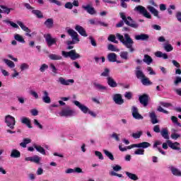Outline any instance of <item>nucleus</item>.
Masks as SVG:
<instances>
[{
    "label": "nucleus",
    "mask_w": 181,
    "mask_h": 181,
    "mask_svg": "<svg viewBox=\"0 0 181 181\" xmlns=\"http://www.w3.org/2000/svg\"><path fill=\"white\" fill-rule=\"evenodd\" d=\"M73 103L74 104V105L78 107V108H79V110H81V111L83 114H89V115H90L91 117H93V118H95V117H97V114L95 112H94L93 111H91L90 110V108H88L87 106L81 104L78 100H74Z\"/></svg>",
    "instance_id": "f03ea898"
},
{
    "label": "nucleus",
    "mask_w": 181,
    "mask_h": 181,
    "mask_svg": "<svg viewBox=\"0 0 181 181\" xmlns=\"http://www.w3.org/2000/svg\"><path fill=\"white\" fill-rule=\"evenodd\" d=\"M44 25L46 26V28H47L48 29H52V28H53V25H54V21H53V18H48L47 19Z\"/></svg>",
    "instance_id": "393cba45"
},
{
    "label": "nucleus",
    "mask_w": 181,
    "mask_h": 181,
    "mask_svg": "<svg viewBox=\"0 0 181 181\" xmlns=\"http://www.w3.org/2000/svg\"><path fill=\"white\" fill-rule=\"evenodd\" d=\"M59 115L60 117H74L76 115V110L71 109L69 106H66L59 112Z\"/></svg>",
    "instance_id": "20e7f679"
},
{
    "label": "nucleus",
    "mask_w": 181,
    "mask_h": 181,
    "mask_svg": "<svg viewBox=\"0 0 181 181\" xmlns=\"http://www.w3.org/2000/svg\"><path fill=\"white\" fill-rule=\"evenodd\" d=\"M21 121L22 124H25L28 128H32V126L30 125V119H29V118L23 117L21 118Z\"/></svg>",
    "instance_id": "cd10ccee"
},
{
    "label": "nucleus",
    "mask_w": 181,
    "mask_h": 181,
    "mask_svg": "<svg viewBox=\"0 0 181 181\" xmlns=\"http://www.w3.org/2000/svg\"><path fill=\"white\" fill-rule=\"evenodd\" d=\"M4 122L7 127L10 128V129H14L15 125L16 124V120L13 116H11V115H6Z\"/></svg>",
    "instance_id": "423d86ee"
},
{
    "label": "nucleus",
    "mask_w": 181,
    "mask_h": 181,
    "mask_svg": "<svg viewBox=\"0 0 181 181\" xmlns=\"http://www.w3.org/2000/svg\"><path fill=\"white\" fill-rule=\"evenodd\" d=\"M11 11H13V8H8L5 6H1L0 13H6L7 15H9Z\"/></svg>",
    "instance_id": "4be33fe9"
},
{
    "label": "nucleus",
    "mask_w": 181,
    "mask_h": 181,
    "mask_svg": "<svg viewBox=\"0 0 181 181\" xmlns=\"http://www.w3.org/2000/svg\"><path fill=\"white\" fill-rule=\"evenodd\" d=\"M107 40H109V42H112L113 43H118V41L115 40V35H109Z\"/></svg>",
    "instance_id": "bf43d9fd"
},
{
    "label": "nucleus",
    "mask_w": 181,
    "mask_h": 181,
    "mask_svg": "<svg viewBox=\"0 0 181 181\" xmlns=\"http://www.w3.org/2000/svg\"><path fill=\"white\" fill-rule=\"evenodd\" d=\"M93 87L98 91H106V90H107V87L106 86H104L102 84L98 83H93Z\"/></svg>",
    "instance_id": "412c9836"
},
{
    "label": "nucleus",
    "mask_w": 181,
    "mask_h": 181,
    "mask_svg": "<svg viewBox=\"0 0 181 181\" xmlns=\"http://www.w3.org/2000/svg\"><path fill=\"white\" fill-rule=\"evenodd\" d=\"M4 63L9 67V69H13L15 67V63L9 59H4Z\"/></svg>",
    "instance_id": "e433bc0d"
},
{
    "label": "nucleus",
    "mask_w": 181,
    "mask_h": 181,
    "mask_svg": "<svg viewBox=\"0 0 181 181\" xmlns=\"http://www.w3.org/2000/svg\"><path fill=\"white\" fill-rule=\"evenodd\" d=\"M48 57L50 59V60H62V59H63L61 55L56 54H50Z\"/></svg>",
    "instance_id": "72a5a7b5"
},
{
    "label": "nucleus",
    "mask_w": 181,
    "mask_h": 181,
    "mask_svg": "<svg viewBox=\"0 0 181 181\" xmlns=\"http://www.w3.org/2000/svg\"><path fill=\"white\" fill-rule=\"evenodd\" d=\"M163 48L167 52H172L173 50V46L169 43V41H166V42L163 44Z\"/></svg>",
    "instance_id": "5701e85b"
},
{
    "label": "nucleus",
    "mask_w": 181,
    "mask_h": 181,
    "mask_svg": "<svg viewBox=\"0 0 181 181\" xmlns=\"http://www.w3.org/2000/svg\"><path fill=\"white\" fill-rule=\"evenodd\" d=\"M139 100L141 104L144 105V107H146V105H148V95L144 94V95H140L139 98Z\"/></svg>",
    "instance_id": "f3484780"
},
{
    "label": "nucleus",
    "mask_w": 181,
    "mask_h": 181,
    "mask_svg": "<svg viewBox=\"0 0 181 181\" xmlns=\"http://www.w3.org/2000/svg\"><path fill=\"white\" fill-rule=\"evenodd\" d=\"M181 83V77L180 76H177L175 78V80L174 81V84L175 86H177V84Z\"/></svg>",
    "instance_id": "774afa93"
},
{
    "label": "nucleus",
    "mask_w": 181,
    "mask_h": 181,
    "mask_svg": "<svg viewBox=\"0 0 181 181\" xmlns=\"http://www.w3.org/2000/svg\"><path fill=\"white\" fill-rule=\"evenodd\" d=\"M75 30H76V32H78L79 35H81V36H83V37H87V33L86 32V29H84L83 26L76 25L75 26Z\"/></svg>",
    "instance_id": "4468645a"
},
{
    "label": "nucleus",
    "mask_w": 181,
    "mask_h": 181,
    "mask_svg": "<svg viewBox=\"0 0 181 181\" xmlns=\"http://www.w3.org/2000/svg\"><path fill=\"white\" fill-rule=\"evenodd\" d=\"M125 175L127 176V177H129V179H131V180L136 181L139 179L136 174H134L128 171H125Z\"/></svg>",
    "instance_id": "b1692460"
},
{
    "label": "nucleus",
    "mask_w": 181,
    "mask_h": 181,
    "mask_svg": "<svg viewBox=\"0 0 181 181\" xmlns=\"http://www.w3.org/2000/svg\"><path fill=\"white\" fill-rule=\"evenodd\" d=\"M17 24L20 26V28L23 30L24 32H27L28 33H30V29L29 28L26 27L22 21H17Z\"/></svg>",
    "instance_id": "bb28decb"
},
{
    "label": "nucleus",
    "mask_w": 181,
    "mask_h": 181,
    "mask_svg": "<svg viewBox=\"0 0 181 181\" xmlns=\"http://www.w3.org/2000/svg\"><path fill=\"white\" fill-rule=\"evenodd\" d=\"M132 116L135 119H144V117L139 114L138 107L133 106L132 109Z\"/></svg>",
    "instance_id": "ddd939ff"
},
{
    "label": "nucleus",
    "mask_w": 181,
    "mask_h": 181,
    "mask_svg": "<svg viewBox=\"0 0 181 181\" xmlns=\"http://www.w3.org/2000/svg\"><path fill=\"white\" fill-rule=\"evenodd\" d=\"M136 76L139 80H142L145 76V74H144V72L141 70H137L136 71Z\"/></svg>",
    "instance_id": "a18cd8bd"
},
{
    "label": "nucleus",
    "mask_w": 181,
    "mask_h": 181,
    "mask_svg": "<svg viewBox=\"0 0 181 181\" xmlns=\"http://www.w3.org/2000/svg\"><path fill=\"white\" fill-rule=\"evenodd\" d=\"M149 116L151 119L152 124H158V122H159L158 118L156 117V114H155V112H150Z\"/></svg>",
    "instance_id": "c85d7f7f"
},
{
    "label": "nucleus",
    "mask_w": 181,
    "mask_h": 181,
    "mask_svg": "<svg viewBox=\"0 0 181 181\" xmlns=\"http://www.w3.org/2000/svg\"><path fill=\"white\" fill-rule=\"evenodd\" d=\"M42 101L45 103V104H50L51 100L49 96V93L46 90L43 91Z\"/></svg>",
    "instance_id": "6ab92c4d"
},
{
    "label": "nucleus",
    "mask_w": 181,
    "mask_h": 181,
    "mask_svg": "<svg viewBox=\"0 0 181 181\" xmlns=\"http://www.w3.org/2000/svg\"><path fill=\"white\" fill-rule=\"evenodd\" d=\"M31 13L33 15H35L36 17L38 18L39 19H42V18H43V13H42V11L39 10H32Z\"/></svg>",
    "instance_id": "a19ab883"
},
{
    "label": "nucleus",
    "mask_w": 181,
    "mask_h": 181,
    "mask_svg": "<svg viewBox=\"0 0 181 181\" xmlns=\"http://www.w3.org/2000/svg\"><path fill=\"white\" fill-rule=\"evenodd\" d=\"M134 11H137V12H139L141 15H143L145 18H147L148 19H151V13L146 11V8L142 6H137L135 7Z\"/></svg>",
    "instance_id": "0eeeda50"
},
{
    "label": "nucleus",
    "mask_w": 181,
    "mask_h": 181,
    "mask_svg": "<svg viewBox=\"0 0 181 181\" xmlns=\"http://www.w3.org/2000/svg\"><path fill=\"white\" fill-rule=\"evenodd\" d=\"M147 9H148V11H150V12H151L154 16H158L159 12L154 7L148 6H147Z\"/></svg>",
    "instance_id": "79ce46f5"
},
{
    "label": "nucleus",
    "mask_w": 181,
    "mask_h": 181,
    "mask_svg": "<svg viewBox=\"0 0 181 181\" xmlns=\"http://www.w3.org/2000/svg\"><path fill=\"white\" fill-rule=\"evenodd\" d=\"M116 37L120 40L121 43L129 49V52L132 53L135 52V48H134V40L131 38L129 34H124V35H121L119 33L116 34Z\"/></svg>",
    "instance_id": "f257e3e1"
},
{
    "label": "nucleus",
    "mask_w": 181,
    "mask_h": 181,
    "mask_svg": "<svg viewBox=\"0 0 181 181\" xmlns=\"http://www.w3.org/2000/svg\"><path fill=\"white\" fill-rule=\"evenodd\" d=\"M167 144L171 149H173L174 151H181L180 144L177 141L173 143L172 141L168 140Z\"/></svg>",
    "instance_id": "9d476101"
},
{
    "label": "nucleus",
    "mask_w": 181,
    "mask_h": 181,
    "mask_svg": "<svg viewBox=\"0 0 181 181\" xmlns=\"http://www.w3.org/2000/svg\"><path fill=\"white\" fill-rule=\"evenodd\" d=\"M134 155H145V150L139 148L134 151Z\"/></svg>",
    "instance_id": "603ef678"
},
{
    "label": "nucleus",
    "mask_w": 181,
    "mask_h": 181,
    "mask_svg": "<svg viewBox=\"0 0 181 181\" xmlns=\"http://www.w3.org/2000/svg\"><path fill=\"white\" fill-rule=\"evenodd\" d=\"M108 50H110V52H119V49L117 48V47L114 46L113 45L110 44L107 46Z\"/></svg>",
    "instance_id": "3c124183"
},
{
    "label": "nucleus",
    "mask_w": 181,
    "mask_h": 181,
    "mask_svg": "<svg viewBox=\"0 0 181 181\" xmlns=\"http://www.w3.org/2000/svg\"><path fill=\"white\" fill-rule=\"evenodd\" d=\"M160 135L164 139H169V132L168 129H163L160 132Z\"/></svg>",
    "instance_id": "f704fd0d"
},
{
    "label": "nucleus",
    "mask_w": 181,
    "mask_h": 181,
    "mask_svg": "<svg viewBox=\"0 0 181 181\" xmlns=\"http://www.w3.org/2000/svg\"><path fill=\"white\" fill-rule=\"evenodd\" d=\"M141 81L143 86H151V84H152V82H151L149 78H146V76L143 78Z\"/></svg>",
    "instance_id": "49530a36"
},
{
    "label": "nucleus",
    "mask_w": 181,
    "mask_h": 181,
    "mask_svg": "<svg viewBox=\"0 0 181 181\" xmlns=\"http://www.w3.org/2000/svg\"><path fill=\"white\" fill-rule=\"evenodd\" d=\"M119 56L123 60H128L129 59V56H128V52L127 51L121 52Z\"/></svg>",
    "instance_id": "c03bdc74"
},
{
    "label": "nucleus",
    "mask_w": 181,
    "mask_h": 181,
    "mask_svg": "<svg viewBox=\"0 0 181 181\" xmlns=\"http://www.w3.org/2000/svg\"><path fill=\"white\" fill-rule=\"evenodd\" d=\"M64 7L66 9H73V4L71 2H67L65 4Z\"/></svg>",
    "instance_id": "338daca9"
},
{
    "label": "nucleus",
    "mask_w": 181,
    "mask_h": 181,
    "mask_svg": "<svg viewBox=\"0 0 181 181\" xmlns=\"http://www.w3.org/2000/svg\"><path fill=\"white\" fill-rule=\"evenodd\" d=\"M62 54L66 58L70 57L71 60H77V59H80V57H81L79 54L76 52L75 49H72L69 52L62 51Z\"/></svg>",
    "instance_id": "39448f33"
},
{
    "label": "nucleus",
    "mask_w": 181,
    "mask_h": 181,
    "mask_svg": "<svg viewBox=\"0 0 181 181\" xmlns=\"http://www.w3.org/2000/svg\"><path fill=\"white\" fill-rule=\"evenodd\" d=\"M30 94L34 98H35V100H37V98H39V94H37V92L33 90H30Z\"/></svg>",
    "instance_id": "052dcab7"
},
{
    "label": "nucleus",
    "mask_w": 181,
    "mask_h": 181,
    "mask_svg": "<svg viewBox=\"0 0 181 181\" xmlns=\"http://www.w3.org/2000/svg\"><path fill=\"white\" fill-rule=\"evenodd\" d=\"M14 39L17 42H19V43H25V38H23V37L19 34H16L14 35Z\"/></svg>",
    "instance_id": "c9c22d12"
},
{
    "label": "nucleus",
    "mask_w": 181,
    "mask_h": 181,
    "mask_svg": "<svg viewBox=\"0 0 181 181\" xmlns=\"http://www.w3.org/2000/svg\"><path fill=\"white\" fill-rule=\"evenodd\" d=\"M169 169H170L171 173H173V175L174 176H177L180 177H181V171H180V170H179V168H177L173 165H171V166H170Z\"/></svg>",
    "instance_id": "dca6fc26"
},
{
    "label": "nucleus",
    "mask_w": 181,
    "mask_h": 181,
    "mask_svg": "<svg viewBox=\"0 0 181 181\" xmlns=\"http://www.w3.org/2000/svg\"><path fill=\"white\" fill-rule=\"evenodd\" d=\"M171 121L173 122V124H175V125H177V127H181V124L179 123L177 117H175V116H172L171 117Z\"/></svg>",
    "instance_id": "6e6d98bb"
},
{
    "label": "nucleus",
    "mask_w": 181,
    "mask_h": 181,
    "mask_svg": "<svg viewBox=\"0 0 181 181\" xmlns=\"http://www.w3.org/2000/svg\"><path fill=\"white\" fill-rule=\"evenodd\" d=\"M44 37L47 46L49 47L56 45V42H57V39L52 37V35L50 34H45Z\"/></svg>",
    "instance_id": "1a4fd4ad"
},
{
    "label": "nucleus",
    "mask_w": 181,
    "mask_h": 181,
    "mask_svg": "<svg viewBox=\"0 0 181 181\" xmlns=\"http://www.w3.org/2000/svg\"><path fill=\"white\" fill-rule=\"evenodd\" d=\"M40 157H39V156H31V157H27L25 158V160H26V162H33L34 163H40Z\"/></svg>",
    "instance_id": "2eb2a0df"
},
{
    "label": "nucleus",
    "mask_w": 181,
    "mask_h": 181,
    "mask_svg": "<svg viewBox=\"0 0 181 181\" xmlns=\"http://www.w3.org/2000/svg\"><path fill=\"white\" fill-rule=\"evenodd\" d=\"M30 113L33 117H37V115H39V111L37 109H32L30 110Z\"/></svg>",
    "instance_id": "0e129e2a"
},
{
    "label": "nucleus",
    "mask_w": 181,
    "mask_h": 181,
    "mask_svg": "<svg viewBox=\"0 0 181 181\" xmlns=\"http://www.w3.org/2000/svg\"><path fill=\"white\" fill-rule=\"evenodd\" d=\"M11 158H21V152L16 149H13L11 151V155H10Z\"/></svg>",
    "instance_id": "473e14b6"
},
{
    "label": "nucleus",
    "mask_w": 181,
    "mask_h": 181,
    "mask_svg": "<svg viewBox=\"0 0 181 181\" xmlns=\"http://www.w3.org/2000/svg\"><path fill=\"white\" fill-rule=\"evenodd\" d=\"M107 59L112 63H115L117 62V54L115 53H110L107 55Z\"/></svg>",
    "instance_id": "c756f323"
},
{
    "label": "nucleus",
    "mask_w": 181,
    "mask_h": 181,
    "mask_svg": "<svg viewBox=\"0 0 181 181\" xmlns=\"http://www.w3.org/2000/svg\"><path fill=\"white\" fill-rule=\"evenodd\" d=\"M112 98L115 104H117V105H122V103H124V99H122V95L121 94L116 93L113 95Z\"/></svg>",
    "instance_id": "f8f14e48"
},
{
    "label": "nucleus",
    "mask_w": 181,
    "mask_h": 181,
    "mask_svg": "<svg viewBox=\"0 0 181 181\" xmlns=\"http://www.w3.org/2000/svg\"><path fill=\"white\" fill-rule=\"evenodd\" d=\"M82 8L83 9L86 11V12H88V13H89L90 15H95V10L94 9V8L91 7V6L89 4L86 6H82Z\"/></svg>",
    "instance_id": "a211bd4d"
},
{
    "label": "nucleus",
    "mask_w": 181,
    "mask_h": 181,
    "mask_svg": "<svg viewBox=\"0 0 181 181\" xmlns=\"http://www.w3.org/2000/svg\"><path fill=\"white\" fill-rule=\"evenodd\" d=\"M103 153H105V156L108 158V159L110 160H114V155H112V153L106 149H103Z\"/></svg>",
    "instance_id": "ea45409f"
},
{
    "label": "nucleus",
    "mask_w": 181,
    "mask_h": 181,
    "mask_svg": "<svg viewBox=\"0 0 181 181\" xmlns=\"http://www.w3.org/2000/svg\"><path fill=\"white\" fill-rule=\"evenodd\" d=\"M132 148H136V144H132L129 146L127 147H122V146L119 145V149L121 151V152H125L127 149H132Z\"/></svg>",
    "instance_id": "4c0bfd02"
},
{
    "label": "nucleus",
    "mask_w": 181,
    "mask_h": 181,
    "mask_svg": "<svg viewBox=\"0 0 181 181\" xmlns=\"http://www.w3.org/2000/svg\"><path fill=\"white\" fill-rule=\"evenodd\" d=\"M111 138H113V139H115L117 142H119V134H117V133H112L111 134Z\"/></svg>",
    "instance_id": "e2e57ef3"
},
{
    "label": "nucleus",
    "mask_w": 181,
    "mask_h": 181,
    "mask_svg": "<svg viewBox=\"0 0 181 181\" xmlns=\"http://www.w3.org/2000/svg\"><path fill=\"white\" fill-rule=\"evenodd\" d=\"M134 39H136V40H148V39H149V35H148V34H140V35H137L134 36Z\"/></svg>",
    "instance_id": "aec40b11"
},
{
    "label": "nucleus",
    "mask_w": 181,
    "mask_h": 181,
    "mask_svg": "<svg viewBox=\"0 0 181 181\" xmlns=\"http://www.w3.org/2000/svg\"><path fill=\"white\" fill-rule=\"evenodd\" d=\"M67 33L71 36L72 40L76 42H80V38H78V34L74 30L69 28L67 30Z\"/></svg>",
    "instance_id": "9b49d317"
},
{
    "label": "nucleus",
    "mask_w": 181,
    "mask_h": 181,
    "mask_svg": "<svg viewBox=\"0 0 181 181\" xmlns=\"http://www.w3.org/2000/svg\"><path fill=\"white\" fill-rule=\"evenodd\" d=\"M48 69L49 66L46 64H43L40 67V71H41V73H45V71H46V70H47Z\"/></svg>",
    "instance_id": "5fc2aeb1"
},
{
    "label": "nucleus",
    "mask_w": 181,
    "mask_h": 181,
    "mask_svg": "<svg viewBox=\"0 0 181 181\" xmlns=\"http://www.w3.org/2000/svg\"><path fill=\"white\" fill-rule=\"evenodd\" d=\"M95 156L98 157V159L100 160H104V156H103V153L98 151H95Z\"/></svg>",
    "instance_id": "4d7b16f0"
},
{
    "label": "nucleus",
    "mask_w": 181,
    "mask_h": 181,
    "mask_svg": "<svg viewBox=\"0 0 181 181\" xmlns=\"http://www.w3.org/2000/svg\"><path fill=\"white\" fill-rule=\"evenodd\" d=\"M143 62L144 63H146L149 66V64H151V63H152V62H153V59H152V57H151V56H149L148 54H145Z\"/></svg>",
    "instance_id": "58836bf2"
},
{
    "label": "nucleus",
    "mask_w": 181,
    "mask_h": 181,
    "mask_svg": "<svg viewBox=\"0 0 181 181\" xmlns=\"http://www.w3.org/2000/svg\"><path fill=\"white\" fill-rule=\"evenodd\" d=\"M32 142V140L30 139H24L23 141L20 144V146L22 148H26V145L28 144H30Z\"/></svg>",
    "instance_id": "37998d69"
},
{
    "label": "nucleus",
    "mask_w": 181,
    "mask_h": 181,
    "mask_svg": "<svg viewBox=\"0 0 181 181\" xmlns=\"http://www.w3.org/2000/svg\"><path fill=\"white\" fill-rule=\"evenodd\" d=\"M119 15L120 18H122V21H124L126 25H128V26H131V28H134V29L138 28V27L139 26L138 23L132 21V18L131 17H127V16H125V13H120Z\"/></svg>",
    "instance_id": "7ed1b4c3"
},
{
    "label": "nucleus",
    "mask_w": 181,
    "mask_h": 181,
    "mask_svg": "<svg viewBox=\"0 0 181 181\" xmlns=\"http://www.w3.org/2000/svg\"><path fill=\"white\" fill-rule=\"evenodd\" d=\"M141 136H142V132H137L136 133L132 134V136L133 138H134V139H138L141 138Z\"/></svg>",
    "instance_id": "13d9d810"
},
{
    "label": "nucleus",
    "mask_w": 181,
    "mask_h": 181,
    "mask_svg": "<svg viewBox=\"0 0 181 181\" xmlns=\"http://www.w3.org/2000/svg\"><path fill=\"white\" fill-rule=\"evenodd\" d=\"M57 81L61 86H71V84H74V79H66L63 76L59 77Z\"/></svg>",
    "instance_id": "6e6552de"
},
{
    "label": "nucleus",
    "mask_w": 181,
    "mask_h": 181,
    "mask_svg": "<svg viewBox=\"0 0 181 181\" xmlns=\"http://www.w3.org/2000/svg\"><path fill=\"white\" fill-rule=\"evenodd\" d=\"M34 148H35V149H36V151L37 152H39L42 155H46V150H45V148L43 147H42L41 146L35 144Z\"/></svg>",
    "instance_id": "2f4dec72"
},
{
    "label": "nucleus",
    "mask_w": 181,
    "mask_h": 181,
    "mask_svg": "<svg viewBox=\"0 0 181 181\" xmlns=\"http://www.w3.org/2000/svg\"><path fill=\"white\" fill-rule=\"evenodd\" d=\"M33 124L35 127H37V128H39L40 129H43V125H42L37 119H35L33 120Z\"/></svg>",
    "instance_id": "864d4df0"
},
{
    "label": "nucleus",
    "mask_w": 181,
    "mask_h": 181,
    "mask_svg": "<svg viewBox=\"0 0 181 181\" xmlns=\"http://www.w3.org/2000/svg\"><path fill=\"white\" fill-rule=\"evenodd\" d=\"M21 71H25V70H29V64L27 63H22L20 65Z\"/></svg>",
    "instance_id": "de8ad7c7"
},
{
    "label": "nucleus",
    "mask_w": 181,
    "mask_h": 181,
    "mask_svg": "<svg viewBox=\"0 0 181 181\" xmlns=\"http://www.w3.org/2000/svg\"><path fill=\"white\" fill-rule=\"evenodd\" d=\"M100 76L102 77H110V69L108 68L105 69V70L101 73Z\"/></svg>",
    "instance_id": "09e8293b"
},
{
    "label": "nucleus",
    "mask_w": 181,
    "mask_h": 181,
    "mask_svg": "<svg viewBox=\"0 0 181 181\" xmlns=\"http://www.w3.org/2000/svg\"><path fill=\"white\" fill-rule=\"evenodd\" d=\"M107 84H108V86H110V87H113V88L117 87V82H115V81H114L112 77H111V76L107 77Z\"/></svg>",
    "instance_id": "7c9ffc66"
},
{
    "label": "nucleus",
    "mask_w": 181,
    "mask_h": 181,
    "mask_svg": "<svg viewBox=\"0 0 181 181\" xmlns=\"http://www.w3.org/2000/svg\"><path fill=\"white\" fill-rule=\"evenodd\" d=\"M177 131L176 130H173V132L171 134V138L172 139H177V138H180V134L176 133Z\"/></svg>",
    "instance_id": "8fccbe9b"
},
{
    "label": "nucleus",
    "mask_w": 181,
    "mask_h": 181,
    "mask_svg": "<svg viewBox=\"0 0 181 181\" xmlns=\"http://www.w3.org/2000/svg\"><path fill=\"white\" fill-rule=\"evenodd\" d=\"M136 148H142V149H146V148H149V146H151V144L146 141L136 144Z\"/></svg>",
    "instance_id": "a878e982"
},
{
    "label": "nucleus",
    "mask_w": 181,
    "mask_h": 181,
    "mask_svg": "<svg viewBox=\"0 0 181 181\" xmlns=\"http://www.w3.org/2000/svg\"><path fill=\"white\" fill-rule=\"evenodd\" d=\"M13 74H11V77L12 78H16V77L19 76V72H18V71H16V69H13Z\"/></svg>",
    "instance_id": "69168bd1"
},
{
    "label": "nucleus",
    "mask_w": 181,
    "mask_h": 181,
    "mask_svg": "<svg viewBox=\"0 0 181 181\" xmlns=\"http://www.w3.org/2000/svg\"><path fill=\"white\" fill-rule=\"evenodd\" d=\"M49 68L51 69L52 73H54V74H57V68H56V66H54V64H50Z\"/></svg>",
    "instance_id": "680f3d73"
}]
</instances>
